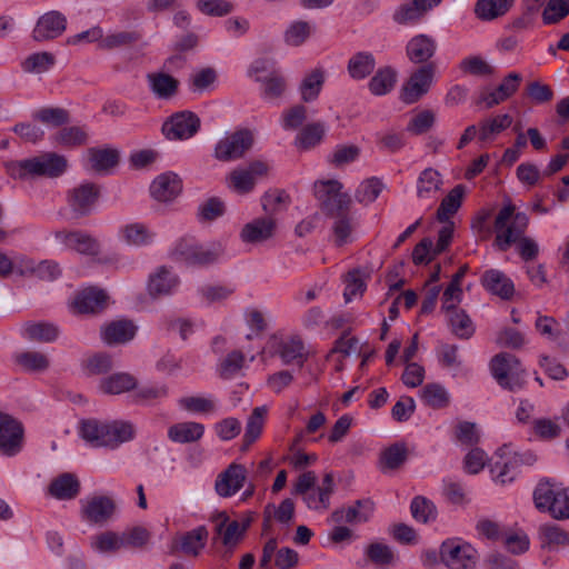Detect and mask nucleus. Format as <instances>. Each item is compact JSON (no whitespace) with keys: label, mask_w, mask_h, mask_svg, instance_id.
I'll return each mask as SVG.
<instances>
[{"label":"nucleus","mask_w":569,"mask_h":569,"mask_svg":"<svg viewBox=\"0 0 569 569\" xmlns=\"http://www.w3.org/2000/svg\"><path fill=\"white\" fill-rule=\"evenodd\" d=\"M529 224V218L516 211L513 204L503 206L495 220L496 244L502 251L518 243L519 253L525 260L533 258V242L522 238Z\"/></svg>","instance_id":"f257e3e1"},{"label":"nucleus","mask_w":569,"mask_h":569,"mask_svg":"<svg viewBox=\"0 0 569 569\" xmlns=\"http://www.w3.org/2000/svg\"><path fill=\"white\" fill-rule=\"evenodd\" d=\"M67 166L63 156L47 152L24 160L10 161L6 163V169L12 178L27 180L37 177H59L66 171Z\"/></svg>","instance_id":"f03ea898"},{"label":"nucleus","mask_w":569,"mask_h":569,"mask_svg":"<svg viewBox=\"0 0 569 569\" xmlns=\"http://www.w3.org/2000/svg\"><path fill=\"white\" fill-rule=\"evenodd\" d=\"M172 259L189 266L206 267L218 260L221 250L214 246L199 244L193 238L179 239L170 251Z\"/></svg>","instance_id":"7ed1b4c3"},{"label":"nucleus","mask_w":569,"mask_h":569,"mask_svg":"<svg viewBox=\"0 0 569 569\" xmlns=\"http://www.w3.org/2000/svg\"><path fill=\"white\" fill-rule=\"evenodd\" d=\"M490 370L498 385L510 391H517L526 383L520 361L510 353L495 356L490 362Z\"/></svg>","instance_id":"20e7f679"},{"label":"nucleus","mask_w":569,"mask_h":569,"mask_svg":"<svg viewBox=\"0 0 569 569\" xmlns=\"http://www.w3.org/2000/svg\"><path fill=\"white\" fill-rule=\"evenodd\" d=\"M536 508L548 511L555 519H569V488L556 489L541 479L536 488Z\"/></svg>","instance_id":"39448f33"},{"label":"nucleus","mask_w":569,"mask_h":569,"mask_svg":"<svg viewBox=\"0 0 569 569\" xmlns=\"http://www.w3.org/2000/svg\"><path fill=\"white\" fill-rule=\"evenodd\" d=\"M440 561L448 569H475L477 565V550L460 539H447L439 549Z\"/></svg>","instance_id":"423d86ee"},{"label":"nucleus","mask_w":569,"mask_h":569,"mask_svg":"<svg viewBox=\"0 0 569 569\" xmlns=\"http://www.w3.org/2000/svg\"><path fill=\"white\" fill-rule=\"evenodd\" d=\"M271 346L274 353L286 366H297L301 368L310 356L309 348L298 335H289L280 338L272 337Z\"/></svg>","instance_id":"0eeeda50"},{"label":"nucleus","mask_w":569,"mask_h":569,"mask_svg":"<svg viewBox=\"0 0 569 569\" xmlns=\"http://www.w3.org/2000/svg\"><path fill=\"white\" fill-rule=\"evenodd\" d=\"M211 521L214 523L216 535L221 539V543L230 552H232L242 541L250 525L249 520H244L242 522L231 520L224 511L212 515Z\"/></svg>","instance_id":"6e6552de"},{"label":"nucleus","mask_w":569,"mask_h":569,"mask_svg":"<svg viewBox=\"0 0 569 569\" xmlns=\"http://www.w3.org/2000/svg\"><path fill=\"white\" fill-rule=\"evenodd\" d=\"M253 143V134L249 130H238L226 134L214 148V157L220 161H231L241 158Z\"/></svg>","instance_id":"1a4fd4ad"},{"label":"nucleus","mask_w":569,"mask_h":569,"mask_svg":"<svg viewBox=\"0 0 569 569\" xmlns=\"http://www.w3.org/2000/svg\"><path fill=\"white\" fill-rule=\"evenodd\" d=\"M23 435L22 423L0 411V452L8 457L19 453L23 446Z\"/></svg>","instance_id":"9d476101"},{"label":"nucleus","mask_w":569,"mask_h":569,"mask_svg":"<svg viewBox=\"0 0 569 569\" xmlns=\"http://www.w3.org/2000/svg\"><path fill=\"white\" fill-rule=\"evenodd\" d=\"M435 70L432 63H427L412 72L401 89V100L407 104H411L425 96L431 87Z\"/></svg>","instance_id":"9b49d317"},{"label":"nucleus","mask_w":569,"mask_h":569,"mask_svg":"<svg viewBox=\"0 0 569 569\" xmlns=\"http://www.w3.org/2000/svg\"><path fill=\"white\" fill-rule=\"evenodd\" d=\"M342 184L338 180H318L313 184L316 198L321 202L328 213L339 209H348L350 199L341 192Z\"/></svg>","instance_id":"f8f14e48"},{"label":"nucleus","mask_w":569,"mask_h":569,"mask_svg":"<svg viewBox=\"0 0 569 569\" xmlns=\"http://www.w3.org/2000/svg\"><path fill=\"white\" fill-rule=\"evenodd\" d=\"M56 241L64 249L84 256H98L100 252L99 241L82 230H59L54 232Z\"/></svg>","instance_id":"ddd939ff"},{"label":"nucleus","mask_w":569,"mask_h":569,"mask_svg":"<svg viewBox=\"0 0 569 569\" xmlns=\"http://www.w3.org/2000/svg\"><path fill=\"white\" fill-rule=\"evenodd\" d=\"M200 128V119L191 111H181L162 124V132L169 140H186L193 137Z\"/></svg>","instance_id":"4468645a"},{"label":"nucleus","mask_w":569,"mask_h":569,"mask_svg":"<svg viewBox=\"0 0 569 569\" xmlns=\"http://www.w3.org/2000/svg\"><path fill=\"white\" fill-rule=\"evenodd\" d=\"M269 166L260 160L252 161L247 168L233 170L229 178V187L240 194L249 193L253 190L257 179L268 173Z\"/></svg>","instance_id":"2eb2a0df"},{"label":"nucleus","mask_w":569,"mask_h":569,"mask_svg":"<svg viewBox=\"0 0 569 569\" xmlns=\"http://www.w3.org/2000/svg\"><path fill=\"white\" fill-rule=\"evenodd\" d=\"M116 502L108 496H92L81 501L82 519L89 523L102 525L116 512Z\"/></svg>","instance_id":"dca6fc26"},{"label":"nucleus","mask_w":569,"mask_h":569,"mask_svg":"<svg viewBox=\"0 0 569 569\" xmlns=\"http://www.w3.org/2000/svg\"><path fill=\"white\" fill-rule=\"evenodd\" d=\"M519 458L512 453L508 446L499 448L490 465V473L493 481L506 485L511 482L517 476Z\"/></svg>","instance_id":"f3484780"},{"label":"nucleus","mask_w":569,"mask_h":569,"mask_svg":"<svg viewBox=\"0 0 569 569\" xmlns=\"http://www.w3.org/2000/svg\"><path fill=\"white\" fill-rule=\"evenodd\" d=\"M100 194L93 183H81L68 192V204L77 217H84L93 211Z\"/></svg>","instance_id":"a211bd4d"},{"label":"nucleus","mask_w":569,"mask_h":569,"mask_svg":"<svg viewBox=\"0 0 569 569\" xmlns=\"http://www.w3.org/2000/svg\"><path fill=\"white\" fill-rule=\"evenodd\" d=\"M67 28V18L60 11L52 10L42 14L33 30L32 38L38 42L53 40L60 37Z\"/></svg>","instance_id":"6ab92c4d"},{"label":"nucleus","mask_w":569,"mask_h":569,"mask_svg":"<svg viewBox=\"0 0 569 569\" xmlns=\"http://www.w3.org/2000/svg\"><path fill=\"white\" fill-rule=\"evenodd\" d=\"M247 479V469L244 466L232 462L216 479V492L223 498L232 497L244 485Z\"/></svg>","instance_id":"aec40b11"},{"label":"nucleus","mask_w":569,"mask_h":569,"mask_svg":"<svg viewBox=\"0 0 569 569\" xmlns=\"http://www.w3.org/2000/svg\"><path fill=\"white\" fill-rule=\"evenodd\" d=\"M277 230V220L271 216L259 217L246 223L240 232L246 243H261L271 239Z\"/></svg>","instance_id":"412c9836"},{"label":"nucleus","mask_w":569,"mask_h":569,"mask_svg":"<svg viewBox=\"0 0 569 569\" xmlns=\"http://www.w3.org/2000/svg\"><path fill=\"white\" fill-rule=\"evenodd\" d=\"M328 216L333 220L331 230L333 241L341 247L356 239V221L348 209H339Z\"/></svg>","instance_id":"4be33fe9"},{"label":"nucleus","mask_w":569,"mask_h":569,"mask_svg":"<svg viewBox=\"0 0 569 569\" xmlns=\"http://www.w3.org/2000/svg\"><path fill=\"white\" fill-rule=\"evenodd\" d=\"M178 276L167 267H159L148 280V292L151 297L158 298L173 293L179 287Z\"/></svg>","instance_id":"5701e85b"},{"label":"nucleus","mask_w":569,"mask_h":569,"mask_svg":"<svg viewBox=\"0 0 569 569\" xmlns=\"http://www.w3.org/2000/svg\"><path fill=\"white\" fill-rule=\"evenodd\" d=\"M437 47V41L432 36L420 33L407 42L406 54L412 63H425L435 56Z\"/></svg>","instance_id":"b1692460"},{"label":"nucleus","mask_w":569,"mask_h":569,"mask_svg":"<svg viewBox=\"0 0 569 569\" xmlns=\"http://www.w3.org/2000/svg\"><path fill=\"white\" fill-rule=\"evenodd\" d=\"M137 333L136 325L126 319L111 321L101 328V339L108 346L123 345Z\"/></svg>","instance_id":"393cba45"},{"label":"nucleus","mask_w":569,"mask_h":569,"mask_svg":"<svg viewBox=\"0 0 569 569\" xmlns=\"http://www.w3.org/2000/svg\"><path fill=\"white\" fill-rule=\"evenodd\" d=\"M108 296L99 288L89 287L76 296L73 308L79 313H96L104 309Z\"/></svg>","instance_id":"a878e982"},{"label":"nucleus","mask_w":569,"mask_h":569,"mask_svg":"<svg viewBox=\"0 0 569 569\" xmlns=\"http://www.w3.org/2000/svg\"><path fill=\"white\" fill-rule=\"evenodd\" d=\"M335 489L333 477L331 473L325 475L321 485L313 487L302 497L306 506L311 510L325 511L330 507V497Z\"/></svg>","instance_id":"bb28decb"},{"label":"nucleus","mask_w":569,"mask_h":569,"mask_svg":"<svg viewBox=\"0 0 569 569\" xmlns=\"http://www.w3.org/2000/svg\"><path fill=\"white\" fill-rule=\"evenodd\" d=\"M182 189L180 178L173 172H166L157 177L150 186L152 197L162 202L174 199Z\"/></svg>","instance_id":"cd10ccee"},{"label":"nucleus","mask_w":569,"mask_h":569,"mask_svg":"<svg viewBox=\"0 0 569 569\" xmlns=\"http://www.w3.org/2000/svg\"><path fill=\"white\" fill-rule=\"evenodd\" d=\"M119 239L128 246L143 247L153 242L156 233L141 222H131L120 227Z\"/></svg>","instance_id":"c85d7f7f"},{"label":"nucleus","mask_w":569,"mask_h":569,"mask_svg":"<svg viewBox=\"0 0 569 569\" xmlns=\"http://www.w3.org/2000/svg\"><path fill=\"white\" fill-rule=\"evenodd\" d=\"M106 448L117 449L124 442L131 441L136 436L134 426L124 420L106 421Z\"/></svg>","instance_id":"c756f323"},{"label":"nucleus","mask_w":569,"mask_h":569,"mask_svg":"<svg viewBox=\"0 0 569 569\" xmlns=\"http://www.w3.org/2000/svg\"><path fill=\"white\" fill-rule=\"evenodd\" d=\"M521 79V76L517 72L509 73L496 89L483 92L481 100L489 108L499 104L517 91Z\"/></svg>","instance_id":"7c9ffc66"},{"label":"nucleus","mask_w":569,"mask_h":569,"mask_svg":"<svg viewBox=\"0 0 569 569\" xmlns=\"http://www.w3.org/2000/svg\"><path fill=\"white\" fill-rule=\"evenodd\" d=\"M482 286L493 295L502 299L512 297L515 287L512 281L500 270H487L481 278Z\"/></svg>","instance_id":"2f4dec72"},{"label":"nucleus","mask_w":569,"mask_h":569,"mask_svg":"<svg viewBox=\"0 0 569 569\" xmlns=\"http://www.w3.org/2000/svg\"><path fill=\"white\" fill-rule=\"evenodd\" d=\"M204 435V426L196 421L178 422L169 427L168 438L176 443H190L200 440Z\"/></svg>","instance_id":"473e14b6"},{"label":"nucleus","mask_w":569,"mask_h":569,"mask_svg":"<svg viewBox=\"0 0 569 569\" xmlns=\"http://www.w3.org/2000/svg\"><path fill=\"white\" fill-rule=\"evenodd\" d=\"M373 512V502L370 500H358L353 506L336 510L332 513L335 522L361 523L366 522Z\"/></svg>","instance_id":"72a5a7b5"},{"label":"nucleus","mask_w":569,"mask_h":569,"mask_svg":"<svg viewBox=\"0 0 569 569\" xmlns=\"http://www.w3.org/2000/svg\"><path fill=\"white\" fill-rule=\"evenodd\" d=\"M442 184L440 172L433 168H426L417 179V196L419 199H436Z\"/></svg>","instance_id":"f704fd0d"},{"label":"nucleus","mask_w":569,"mask_h":569,"mask_svg":"<svg viewBox=\"0 0 569 569\" xmlns=\"http://www.w3.org/2000/svg\"><path fill=\"white\" fill-rule=\"evenodd\" d=\"M21 336L30 341L52 342L58 338L59 329L51 322H26L21 327Z\"/></svg>","instance_id":"c9c22d12"},{"label":"nucleus","mask_w":569,"mask_h":569,"mask_svg":"<svg viewBox=\"0 0 569 569\" xmlns=\"http://www.w3.org/2000/svg\"><path fill=\"white\" fill-rule=\"evenodd\" d=\"M80 482L72 473H62L53 479L49 486V492L59 500H70L78 496Z\"/></svg>","instance_id":"e433bc0d"},{"label":"nucleus","mask_w":569,"mask_h":569,"mask_svg":"<svg viewBox=\"0 0 569 569\" xmlns=\"http://www.w3.org/2000/svg\"><path fill=\"white\" fill-rule=\"evenodd\" d=\"M152 93L159 99H170L178 90V80L164 72H152L147 76Z\"/></svg>","instance_id":"4c0bfd02"},{"label":"nucleus","mask_w":569,"mask_h":569,"mask_svg":"<svg viewBox=\"0 0 569 569\" xmlns=\"http://www.w3.org/2000/svg\"><path fill=\"white\" fill-rule=\"evenodd\" d=\"M513 0H478L475 14L481 21H492L505 16L512 7Z\"/></svg>","instance_id":"58836bf2"},{"label":"nucleus","mask_w":569,"mask_h":569,"mask_svg":"<svg viewBox=\"0 0 569 569\" xmlns=\"http://www.w3.org/2000/svg\"><path fill=\"white\" fill-rule=\"evenodd\" d=\"M137 379L127 372L108 376L100 381V390L108 395H120L137 387Z\"/></svg>","instance_id":"ea45409f"},{"label":"nucleus","mask_w":569,"mask_h":569,"mask_svg":"<svg viewBox=\"0 0 569 569\" xmlns=\"http://www.w3.org/2000/svg\"><path fill=\"white\" fill-rule=\"evenodd\" d=\"M106 421L87 419L80 422L79 435L91 447L106 448Z\"/></svg>","instance_id":"a19ab883"},{"label":"nucleus","mask_w":569,"mask_h":569,"mask_svg":"<svg viewBox=\"0 0 569 569\" xmlns=\"http://www.w3.org/2000/svg\"><path fill=\"white\" fill-rule=\"evenodd\" d=\"M451 332L460 339H469L475 333V326L470 317L462 309L445 312Z\"/></svg>","instance_id":"79ce46f5"},{"label":"nucleus","mask_w":569,"mask_h":569,"mask_svg":"<svg viewBox=\"0 0 569 569\" xmlns=\"http://www.w3.org/2000/svg\"><path fill=\"white\" fill-rule=\"evenodd\" d=\"M466 194V187L457 184L449 193L442 199L438 210L437 219L440 222H446L459 210L462 199Z\"/></svg>","instance_id":"37998d69"},{"label":"nucleus","mask_w":569,"mask_h":569,"mask_svg":"<svg viewBox=\"0 0 569 569\" xmlns=\"http://www.w3.org/2000/svg\"><path fill=\"white\" fill-rule=\"evenodd\" d=\"M539 539L540 547L550 551L569 547V532L557 526H541Z\"/></svg>","instance_id":"c03bdc74"},{"label":"nucleus","mask_w":569,"mask_h":569,"mask_svg":"<svg viewBox=\"0 0 569 569\" xmlns=\"http://www.w3.org/2000/svg\"><path fill=\"white\" fill-rule=\"evenodd\" d=\"M88 159L94 171L103 172L113 168L119 160V153L111 148H90Z\"/></svg>","instance_id":"a18cd8bd"},{"label":"nucleus","mask_w":569,"mask_h":569,"mask_svg":"<svg viewBox=\"0 0 569 569\" xmlns=\"http://www.w3.org/2000/svg\"><path fill=\"white\" fill-rule=\"evenodd\" d=\"M376 60L372 53L361 51L353 54L348 61V72L352 79L362 80L375 69Z\"/></svg>","instance_id":"49530a36"},{"label":"nucleus","mask_w":569,"mask_h":569,"mask_svg":"<svg viewBox=\"0 0 569 569\" xmlns=\"http://www.w3.org/2000/svg\"><path fill=\"white\" fill-rule=\"evenodd\" d=\"M142 39V33L138 30H122L107 36H102L99 48L113 50L122 47H130Z\"/></svg>","instance_id":"de8ad7c7"},{"label":"nucleus","mask_w":569,"mask_h":569,"mask_svg":"<svg viewBox=\"0 0 569 569\" xmlns=\"http://www.w3.org/2000/svg\"><path fill=\"white\" fill-rule=\"evenodd\" d=\"M427 13L416 0L400 4L392 13V20L400 26H415L421 21Z\"/></svg>","instance_id":"09e8293b"},{"label":"nucleus","mask_w":569,"mask_h":569,"mask_svg":"<svg viewBox=\"0 0 569 569\" xmlns=\"http://www.w3.org/2000/svg\"><path fill=\"white\" fill-rule=\"evenodd\" d=\"M208 536L207 528L199 526L181 537L180 548L186 555L198 556L204 548Z\"/></svg>","instance_id":"8fccbe9b"},{"label":"nucleus","mask_w":569,"mask_h":569,"mask_svg":"<svg viewBox=\"0 0 569 569\" xmlns=\"http://www.w3.org/2000/svg\"><path fill=\"white\" fill-rule=\"evenodd\" d=\"M425 405L433 409L446 408L450 402V395L440 383H428L420 391Z\"/></svg>","instance_id":"3c124183"},{"label":"nucleus","mask_w":569,"mask_h":569,"mask_svg":"<svg viewBox=\"0 0 569 569\" xmlns=\"http://www.w3.org/2000/svg\"><path fill=\"white\" fill-rule=\"evenodd\" d=\"M88 134L81 127H64L53 137L52 142L64 148H76L87 142Z\"/></svg>","instance_id":"603ef678"},{"label":"nucleus","mask_w":569,"mask_h":569,"mask_svg":"<svg viewBox=\"0 0 569 569\" xmlns=\"http://www.w3.org/2000/svg\"><path fill=\"white\" fill-rule=\"evenodd\" d=\"M91 548L100 553H113L124 549V542L122 540L121 533L114 531H104L92 538Z\"/></svg>","instance_id":"864d4df0"},{"label":"nucleus","mask_w":569,"mask_h":569,"mask_svg":"<svg viewBox=\"0 0 569 569\" xmlns=\"http://www.w3.org/2000/svg\"><path fill=\"white\" fill-rule=\"evenodd\" d=\"M268 413L266 406L256 407L248 418L243 441L246 446L253 443L261 435L264 419Z\"/></svg>","instance_id":"5fc2aeb1"},{"label":"nucleus","mask_w":569,"mask_h":569,"mask_svg":"<svg viewBox=\"0 0 569 569\" xmlns=\"http://www.w3.org/2000/svg\"><path fill=\"white\" fill-rule=\"evenodd\" d=\"M54 63L56 57L50 52L43 51L28 56L21 62V68L28 73H43L49 71Z\"/></svg>","instance_id":"6e6d98bb"},{"label":"nucleus","mask_w":569,"mask_h":569,"mask_svg":"<svg viewBox=\"0 0 569 569\" xmlns=\"http://www.w3.org/2000/svg\"><path fill=\"white\" fill-rule=\"evenodd\" d=\"M16 362L27 371L41 372L49 368L47 355L39 351H23L16 356Z\"/></svg>","instance_id":"4d7b16f0"},{"label":"nucleus","mask_w":569,"mask_h":569,"mask_svg":"<svg viewBox=\"0 0 569 569\" xmlns=\"http://www.w3.org/2000/svg\"><path fill=\"white\" fill-rule=\"evenodd\" d=\"M396 83V72L390 67L379 69L369 81V89L375 96L388 93Z\"/></svg>","instance_id":"13d9d810"},{"label":"nucleus","mask_w":569,"mask_h":569,"mask_svg":"<svg viewBox=\"0 0 569 569\" xmlns=\"http://www.w3.org/2000/svg\"><path fill=\"white\" fill-rule=\"evenodd\" d=\"M408 457V450L405 443L397 442L385 449L381 453V469L393 470L399 468Z\"/></svg>","instance_id":"bf43d9fd"},{"label":"nucleus","mask_w":569,"mask_h":569,"mask_svg":"<svg viewBox=\"0 0 569 569\" xmlns=\"http://www.w3.org/2000/svg\"><path fill=\"white\" fill-rule=\"evenodd\" d=\"M246 362V355L240 350H233L220 361L219 373L224 379H231L241 371Z\"/></svg>","instance_id":"052dcab7"},{"label":"nucleus","mask_w":569,"mask_h":569,"mask_svg":"<svg viewBox=\"0 0 569 569\" xmlns=\"http://www.w3.org/2000/svg\"><path fill=\"white\" fill-rule=\"evenodd\" d=\"M178 405L181 409L191 413H212L217 409L213 399L200 396L182 397L178 400Z\"/></svg>","instance_id":"680f3d73"},{"label":"nucleus","mask_w":569,"mask_h":569,"mask_svg":"<svg viewBox=\"0 0 569 569\" xmlns=\"http://www.w3.org/2000/svg\"><path fill=\"white\" fill-rule=\"evenodd\" d=\"M260 82L261 94L266 100L279 98L286 89V81L280 71H272L270 76H266Z\"/></svg>","instance_id":"e2e57ef3"},{"label":"nucleus","mask_w":569,"mask_h":569,"mask_svg":"<svg viewBox=\"0 0 569 569\" xmlns=\"http://www.w3.org/2000/svg\"><path fill=\"white\" fill-rule=\"evenodd\" d=\"M312 30V26L307 21H293L284 32V41L289 46L299 47L310 37Z\"/></svg>","instance_id":"0e129e2a"},{"label":"nucleus","mask_w":569,"mask_h":569,"mask_svg":"<svg viewBox=\"0 0 569 569\" xmlns=\"http://www.w3.org/2000/svg\"><path fill=\"white\" fill-rule=\"evenodd\" d=\"M512 120L509 114H499L483 121L479 129V138L482 141L492 139L511 124Z\"/></svg>","instance_id":"69168bd1"},{"label":"nucleus","mask_w":569,"mask_h":569,"mask_svg":"<svg viewBox=\"0 0 569 569\" xmlns=\"http://www.w3.org/2000/svg\"><path fill=\"white\" fill-rule=\"evenodd\" d=\"M412 517L420 522L433 521L437 517V508L432 501L425 497H415L410 505Z\"/></svg>","instance_id":"338daca9"},{"label":"nucleus","mask_w":569,"mask_h":569,"mask_svg":"<svg viewBox=\"0 0 569 569\" xmlns=\"http://www.w3.org/2000/svg\"><path fill=\"white\" fill-rule=\"evenodd\" d=\"M569 14V0H549L542 11L545 24H556Z\"/></svg>","instance_id":"774afa93"}]
</instances>
